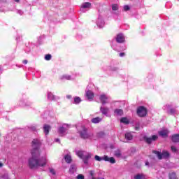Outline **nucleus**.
<instances>
[{"label": "nucleus", "mask_w": 179, "mask_h": 179, "mask_svg": "<svg viewBox=\"0 0 179 179\" xmlns=\"http://www.w3.org/2000/svg\"><path fill=\"white\" fill-rule=\"evenodd\" d=\"M69 128L70 127L68 124H64L62 127H59L58 129V132L60 136H65V135H66V131H68Z\"/></svg>", "instance_id": "nucleus-5"}, {"label": "nucleus", "mask_w": 179, "mask_h": 179, "mask_svg": "<svg viewBox=\"0 0 179 179\" xmlns=\"http://www.w3.org/2000/svg\"><path fill=\"white\" fill-rule=\"evenodd\" d=\"M114 114H115V115H122L124 114V110L122 109H115L114 110Z\"/></svg>", "instance_id": "nucleus-26"}, {"label": "nucleus", "mask_w": 179, "mask_h": 179, "mask_svg": "<svg viewBox=\"0 0 179 179\" xmlns=\"http://www.w3.org/2000/svg\"><path fill=\"white\" fill-rule=\"evenodd\" d=\"M99 100L102 104V106H105L108 103V100H110V97L106 94H101L99 96Z\"/></svg>", "instance_id": "nucleus-8"}, {"label": "nucleus", "mask_w": 179, "mask_h": 179, "mask_svg": "<svg viewBox=\"0 0 179 179\" xmlns=\"http://www.w3.org/2000/svg\"><path fill=\"white\" fill-rule=\"evenodd\" d=\"M134 179H146L143 173L137 174L134 176Z\"/></svg>", "instance_id": "nucleus-29"}, {"label": "nucleus", "mask_w": 179, "mask_h": 179, "mask_svg": "<svg viewBox=\"0 0 179 179\" xmlns=\"http://www.w3.org/2000/svg\"><path fill=\"white\" fill-rule=\"evenodd\" d=\"M99 135H104V133L101 131V132L99 133Z\"/></svg>", "instance_id": "nucleus-46"}, {"label": "nucleus", "mask_w": 179, "mask_h": 179, "mask_svg": "<svg viewBox=\"0 0 179 179\" xmlns=\"http://www.w3.org/2000/svg\"><path fill=\"white\" fill-rule=\"evenodd\" d=\"M77 179H85V176L82 174H79L77 176Z\"/></svg>", "instance_id": "nucleus-37"}, {"label": "nucleus", "mask_w": 179, "mask_h": 179, "mask_svg": "<svg viewBox=\"0 0 179 179\" xmlns=\"http://www.w3.org/2000/svg\"><path fill=\"white\" fill-rule=\"evenodd\" d=\"M20 106L21 107H29V106H31V103L30 102L26 103L24 101L22 100L20 101Z\"/></svg>", "instance_id": "nucleus-22"}, {"label": "nucleus", "mask_w": 179, "mask_h": 179, "mask_svg": "<svg viewBox=\"0 0 179 179\" xmlns=\"http://www.w3.org/2000/svg\"><path fill=\"white\" fill-rule=\"evenodd\" d=\"M141 128H143V127L141 125V122H137L134 127L135 131H141Z\"/></svg>", "instance_id": "nucleus-25"}, {"label": "nucleus", "mask_w": 179, "mask_h": 179, "mask_svg": "<svg viewBox=\"0 0 179 179\" xmlns=\"http://www.w3.org/2000/svg\"><path fill=\"white\" fill-rule=\"evenodd\" d=\"M17 13H18V15H23V11L22 10H17Z\"/></svg>", "instance_id": "nucleus-41"}, {"label": "nucleus", "mask_w": 179, "mask_h": 179, "mask_svg": "<svg viewBox=\"0 0 179 179\" xmlns=\"http://www.w3.org/2000/svg\"><path fill=\"white\" fill-rule=\"evenodd\" d=\"M152 153L154 155H156L157 156V158L159 160H162V159H167V157H170V153H169L167 151H157V150H153Z\"/></svg>", "instance_id": "nucleus-4"}, {"label": "nucleus", "mask_w": 179, "mask_h": 179, "mask_svg": "<svg viewBox=\"0 0 179 179\" xmlns=\"http://www.w3.org/2000/svg\"><path fill=\"white\" fill-rule=\"evenodd\" d=\"M158 134L162 138H167L169 136V131L167 130H161Z\"/></svg>", "instance_id": "nucleus-14"}, {"label": "nucleus", "mask_w": 179, "mask_h": 179, "mask_svg": "<svg viewBox=\"0 0 179 179\" xmlns=\"http://www.w3.org/2000/svg\"><path fill=\"white\" fill-rule=\"evenodd\" d=\"M61 80H72V76H69V75H63L61 78H60Z\"/></svg>", "instance_id": "nucleus-21"}, {"label": "nucleus", "mask_w": 179, "mask_h": 179, "mask_svg": "<svg viewBox=\"0 0 179 179\" xmlns=\"http://www.w3.org/2000/svg\"><path fill=\"white\" fill-rule=\"evenodd\" d=\"M76 154L80 159H83L84 164H89V159L92 157V153L83 150H77L76 151Z\"/></svg>", "instance_id": "nucleus-2"}, {"label": "nucleus", "mask_w": 179, "mask_h": 179, "mask_svg": "<svg viewBox=\"0 0 179 179\" xmlns=\"http://www.w3.org/2000/svg\"><path fill=\"white\" fill-rule=\"evenodd\" d=\"M119 55H120V57H125V53H124V52H120V53L119 54Z\"/></svg>", "instance_id": "nucleus-42"}, {"label": "nucleus", "mask_w": 179, "mask_h": 179, "mask_svg": "<svg viewBox=\"0 0 179 179\" xmlns=\"http://www.w3.org/2000/svg\"><path fill=\"white\" fill-rule=\"evenodd\" d=\"M169 178L170 179H177V176L176 175V173H171L169 174Z\"/></svg>", "instance_id": "nucleus-33"}, {"label": "nucleus", "mask_w": 179, "mask_h": 179, "mask_svg": "<svg viewBox=\"0 0 179 179\" xmlns=\"http://www.w3.org/2000/svg\"><path fill=\"white\" fill-rule=\"evenodd\" d=\"M171 141H172V142H174V143H178V142H179V134H173L171 136Z\"/></svg>", "instance_id": "nucleus-20"}, {"label": "nucleus", "mask_w": 179, "mask_h": 179, "mask_svg": "<svg viewBox=\"0 0 179 179\" xmlns=\"http://www.w3.org/2000/svg\"><path fill=\"white\" fill-rule=\"evenodd\" d=\"M66 99H72V95H66Z\"/></svg>", "instance_id": "nucleus-44"}, {"label": "nucleus", "mask_w": 179, "mask_h": 179, "mask_svg": "<svg viewBox=\"0 0 179 179\" xmlns=\"http://www.w3.org/2000/svg\"><path fill=\"white\" fill-rule=\"evenodd\" d=\"M50 171L51 174H52L53 176H55V170L54 169H50Z\"/></svg>", "instance_id": "nucleus-38"}, {"label": "nucleus", "mask_w": 179, "mask_h": 179, "mask_svg": "<svg viewBox=\"0 0 179 179\" xmlns=\"http://www.w3.org/2000/svg\"><path fill=\"white\" fill-rule=\"evenodd\" d=\"M41 141L38 139L32 141V150H31V157L29 158L28 163L31 169H37V167H44L47 164V158L45 157H40V148Z\"/></svg>", "instance_id": "nucleus-1"}, {"label": "nucleus", "mask_w": 179, "mask_h": 179, "mask_svg": "<svg viewBox=\"0 0 179 179\" xmlns=\"http://www.w3.org/2000/svg\"><path fill=\"white\" fill-rule=\"evenodd\" d=\"M33 131H36V127H34V128H33Z\"/></svg>", "instance_id": "nucleus-51"}, {"label": "nucleus", "mask_w": 179, "mask_h": 179, "mask_svg": "<svg viewBox=\"0 0 179 179\" xmlns=\"http://www.w3.org/2000/svg\"><path fill=\"white\" fill-rule=\"evenodd\" d=\"M171 152H173V153H177V152H178V150H177V148H176V146L172 145L171 147Z\"/></svg>", "instance_id": "nucleus-34"}, {"label": "nucleus", "mask_w": 179, "mask_h": 179, "mask_svg": "<svg viewBox=\"0 0 179 179\" xmlns=\"http://www.w3.org/2000/svg\"><path fill=\"white\" fill-rule=\"evenodd\" d=\"M101 121H103V118L99 117L92 118L91 120V122H92V124H99V122H101Z\"/></svg>", "instance_id": "nucleus-18"}, {"label": "nucleus", "mask_w": 179, "mask_h": 179, "mask_svg": "<svg viewBox=\"0 0 179 179\" xmlns=\"http://www.w3.org/2000/svg\"><path fill=\"white\" fill-rule=\"evenodd\" d=\"M99 111L103 115H106V117H107L108 115V113H110V108L108 107L101 106L100 107Z\"/></svg>", "instance_id": "nucleus-9"}, {"label": "nucleus", "mask_w": 179, "mask_h": 179, "mask_svg": "<svg viewBox=\"0 0 179 179\" xmlns=\"http://www.w3.org/2000/svg\"><path fill=\"white\" fill-rule=\"evenodd\" d=\"M157 135H153L152 136V138L149 137H144V141H145L146 143H148V145H150L153 142V141H157Z\"/></svg>", "instance_id": "nucleus-11"}, {"label": "nucleus", "mask_w": 179, "mask_h": 179, "mask_svg": "<svg viewBox=\"0 0 179 179\" xmlns=\"http://www.w3.org/2000/svg\"><path fill=\"white\" fill-rule=\"evenodd\" d=\"M115 40L117 43H122L125 42V37L124 36V34H119L117 35Z\"/></svg>", "instance_id": "nucleus-12"}, {"label": "nucleus", "mask_w": 179, "mask_h": 179, "mask_svg": "<svg viewBox=\"0 0 179 179\" xmlns=\"http://www.w3.org/2000/svg\"><path fill=\"white\" fill-rule=\"evenodd\" d=\"M64 160L66 163H68V164H69L72 163V157L71 156V155L67 154L64 156Z\"/></svg>", "instance_id": "nucleus-19"}, {"label": "nucleus", "mask_w": 179, "mask_h": 179, "mask_svg": "<svg viewBox=\"0 0 179 179\" xmlns=\"http://www.w3.org/2000/svg\"><path fill=\"white\" fill-rule=\"evenodd\" d=\"M146 114H148V110L145 106H139L137 108V115L138 117H146Z\"/></svg>", "instance_id": "nucleus-6"}, {"label": "nucleus", "mask_w": 179, "mask_h": 179, "mask_svg": "<svg viewBox=\"0 0 179 179\" xmlns=\"http://www.w3.org/2000/svg\"><path fill=\"white\" fill-rule=\"evenodd\" d=\"M96 24L98 27H104V20H103V17L101 15H99L98 20L96 21Z\"/></svg>", "instance_id": "nucleus-13"}, {"label": "nucleus", "mask_w": 179, "mask_h": 179, "mask_svg": "<svg viewBox=\"0 0 179 179\" xmlns=\"http://www.w3.org/2000/svg\"><path fill=\"white\" fill-rule=\"evenodd\" d=\"M86 96L88 100H93V99H94V93H93L92 91H87Z\"/></svg>", "instance_id": "nucleus-15"}, {"label": "nucleus", "mask_w": 179, "mask_h": 179, "mask_svg": "<svg viewBox=\"0 0 179 179\" xmlns=\"http://www.w3.org/2000/svg\"><path fill=\"white\" fill-rule=\"evenodd\" d=\"M51 58H52V56L50 54L45 55V61H50Z\"/></svg>", "instance_id": "nucleus-36"}, {"label": "nucleus", "mask_w": 179, "mask_h": 179, "mask_svg": "<svg viewBox=\"0 0 179 179\" xmlns=\"http://www.w3.org/2000/svg\"><path fill=\"white\" fill-rule=\"evenodd\" d=\"M112 48L113 50H115V51H117V50H118V49H117V47H115V45H112Z\"/></svg>", "instance_id": "nucleus-43"}, {"label": "nucleus", "mask_w": 179, "mask_h": 179, "mask_svg": "<svg viewBox=\"0 0 179 179\" xmlns=\"http://www.w3.org/2000/svg\"><path fill=\"white\" fill-rule=\"evenodd\" d=\"M3 164H2V162H0V167H3Z\"/></svg>", "instance_id": "nucleus-49"}, {"label": "nucleus", "mask_w": 179, "mask_h": 179, "mask_svg": "<svg viewBox=\"0 0 179 179\" xmlns=\"http://www.w3.org/2000/svg\"><path fill=\"white\" fill-rule=\"evenodd\" d=\"M112 10H113V11L118 10V5L113 4L112 5Z\"/></svg>", "instance_id": "nucleus-35"}, {"label": "nucleus", "mask_w": 179, "mask_h": 179, "mask_svg": "<svg viewBox=\"0 0 179 179\" xmlns=\"http://www.w3.org/2000/svg\"><path fill=\"white\" fill-rule=\"evenodd\" d=\"M145 166H149V162H145Z\"/></svg>", "instance_id": "nucleus-48"}, {"label": "nucleus", "mask_w": 179, "mask_h": 179, "mask_svg": "<svg viewBox=\"0 0 179 179\" xmlns=\"http://www.w3.org/2000/svg\"><path fill=\"white\" fill-rule=\"evenodd\" d=\"M124 10L127 12V10H129V6H124Z\"/></svg>", "instance_id": "nucleus-40"}, {"label": "nucleus", "mask_w": 179, "mask_h": 179, "mask_svg": "<svg viewBox=\"0 0 179 179\" xmlns=\"http://www.w3.org/2000/svg\"><path fill=\"white\" fill-rule=\"evenodd\" d=\"M114 156H115V157H121V156H122V154L121 153V150H115Z\"/></svg>", "instance_id": "nucleus-27"}, {"label": "nucleus", "mask_w": 179, "mask_h": 179, "mask_svg": "<svg viewBox=\"0 0 179 179\" xmlns=\"http://www.w3.org/2000/svg\"><path fill=\"white\" fill-rule=\"evenodd\" d=\"M94 159L96 162H101L102 160H104V162H109V163H112V164H114V163H115V159H114V157H108V156L107 155H104L103 157L95 155Z\"/></svg>", "instance_id": "nucleus-3"}, {"label": "nucleus", "mask_w": 179, "mask_h": 179, "mask_svg": "<svg viewBox=\"0 0 179 179\" xmlns=\"http://www.w3.org/2000/svg\"><path fill=\"white\" fill-rule=\"evenodd\" d=\"M15 2H20V0H14Z\"/></svg>", "instance_id": "nucleus-50"}, {"label": "nucleus", "mask_w": 179, "mask_h": 179, "mask_svg": "<svg viewBox=\"0 0 179 179\" xmlns=\"http://www.w3.org/2000/svg\"><path fill=\"white\" fill-rule=\"evenodd\" d=\"M109 71H118V68L117 67H110Z\"/></svg>", "instance_id": "nucleus-39"}, {"label": "nucleus", "mask_w": 179, "mask_h": 179, "mask_svg": "<svg viewBox=\"0 0 179 179\" xmlns=\"http://www.w3.org/2000/svg\"><path fill=\"white\" fill-rule=\"evenodd\" d=\"M27 62H27V60H26V59H25V60H24V61H22V64H27Z\"/></svg>", "instance_id": "nucleus-45"}, {"label": "nucleus", "mask_w": 179, "mask_h": 179, "mask_svg": "<svg viewBox=\"0 0 179 179\" xmlns=\"http://www.w3.org/2000/svg\"><path fill=\"white\" fill-rule=\"evenodd\" d=\"M92 6V3L90 2H85L83 3L81 6L82 9H87V8H90Z\"/></svg>", "instance_id": "nucleus-24"}, {"label": "nucleus", "mask_w": 179, "mask_h": 179, "mask_svg": "<svg viewBox=\"0 0 179 179\" xmlns=\"http://www.w3.org/2000/svg\"><path fill=\"white\" fill-rule=\"evenodd\" d=\"M124 138L127 141H132V139H134V136H132V134L131 133H126L124 134Z\"/></svg>", "instance_id": "nucleus-23"}, {"label": "nucleus", "mask_w": 179, "mask_h": 179, "mask_svg": "<svg viewBox=\"0 0 179 179\" xmlns=\"http://www.w3.org/2000/svg\"><path fill=\"white\" fill-rule=\"evenodd\" d=\"M17 41L19 40V38H16Z\"/></svg>", "instance_id": "nucleus-52"}, {"label": "nucleus", "mask_w": 179, "mask_h": 179, "mask_svg": "<svg viewBox=\"0 0 179 179\" xmlns=\"http://www.w3.org/2000/svg\"><path fill=\"white\" fill-rule=\"evenodd\" d=\"M80 101H82V99H80V97L76 96L74 98V101L73 102V104H79V103H80Z\"/></svg>", "instance_id": "nucleus-31"}, {"label": "nucleus", "mask_w": 179, "mask_h": 179, "mask_svg": "<svg viewBox=\"0 0 179 179\" xmlns=\"http://www.w3.org/2000/svg\"><path fill=\"white\" fill-rule=\"evenodd\" d=\"M82 131H80V136L83 139H87L89 138V134H87V129L85 126L82 127Z\"/></svg>", "instance_id": "nucleus-7"}, {"label": "nucleus", "mask_w": 179, "mask_h": 179, "mask_svg": "<svg viewBox=\"0 0 179 179\" xmlns=\"http://www.w3.org/2000/svg\"><path fill=\"white\" fill-rule=\"evenodd\" d=\"M55 142H60V141H59V138H55Z\"/></svg>", "instance_id": "nucleus-47"}, {"label": "nucleus", "mask_w": 179, "mask_h": 179, "mask_svg": "<svg viewBox=\"0 0 179 179\" xmlns=\"http://www.w3.org/2000/svg\"><path fill=\"white\" fill-rule=\"evenodd\" d=\"M76 169H78V166H76V164H73L70 166V169H69V173L71 174H74L75 172L76 171Z\"/></svg>", "instance_id": "nucleus-17"}, {"label": "nucleus", "mask_w": 179, "mask_h": 179, "mask_svg": "<svg viewBox=\"0 0 179 179\" xmlns=\"http://www.w3.org/2000/svg\"><path fill=\"white\" fill-rule=\"evenodd\" d=\"M48 99L50 101L55 100V96L51 92H48Z\"/></svg>", "instance_id": "nucleus-30"}, {"label": "nucleus", "mask_w": 179, "mask_h": 179, "mask_svg": "<svg viewBox=\"0 0 179 179\" xmlns=\"http://www.w3.org/2000/svg\"><path fill=\"white\" fill-rule=\"evenodd\" d=\"M163 110H166L168 114H171V115H174L176 113V109L171 108V105H166L163 106Z\"/></svg>", "instance_id": "nucleus-10"}, {"label": "nucleus", "mask_w": 179, "mask_h": 179, "mask_svg": "<svg viewBox=\"0 0 179 179\" xmlns=\"http://www.w3.org/2000/svg\"><path fill=\"white\" fill-rule=\"evenodd\" d=\"M90 178L91 179H104V178H94V171H90Z\"/></svg>", "instance_id": "nucleus-28"}, {"label": "nucleus", "mask_w": 179, "mask_h": 179, "mask_svg": "<svg viewBox=\"0 0 179 179\" xmlns=\"http://www.w3.org/2000/svg\"><path fill=\"white\" fill-rule=\"evenodd\" d=\"M50 129H51V127L48 124L43 125V132L45 135H48L50 134Z\"/></svg>", "instance_id": "nucleus-16"}, {"label": "nucleus", "mask_w": 179, "mask_h": 179, "mask_svg": "<svg viewBox=\"0 0 179 179\" xmlns=\"http://www.w3.org/2000/svg\"><path fill=\"white\" fill-rule=\"evenodd\" d=\"M120 122H122L123 124H129V121L127 117H122Z\"/></svg>", "instance_id": "nucleus-32"}]
</instances>
